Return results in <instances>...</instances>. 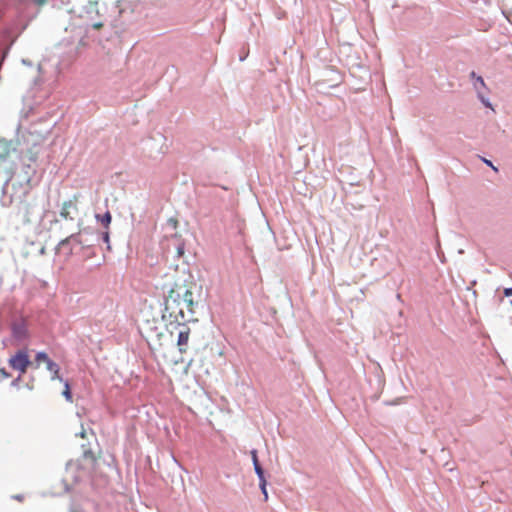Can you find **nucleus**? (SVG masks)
<instances>
[{
	"label": "nucleus",
	"mask_w": 512,
	"mask_h": 512,
	"mask_svg": "<svg viewBox=\"0 0 512 512\" xmlns=\"http://www.w3.org/2000/svg\"><path fill=\"white\" fill-rule=\"evenodd\" d=\"M201 290L190 271L176 270L172 287L165 299L164 317L167 315L178 323L197 321L195 308Z\"/></svg>",
	"instance_id": "nucleus-1"
},
{
	"label": "nucleus",
	"mask_w": 512,
	"mask_h": 512,
	"mask_svg": "<svg viewBox=\"0 0 512 512\" xmlns=\"http://www.w3.org/2000/svg\"><path fill=\"white\" fill-rule=\"evenodd\" d=\"M140 333L146 339L149 345H163V339L165 338V335L162 332V327L157 326L155 321H147L143 326L140 327Z\"/></svg>",
	"instance_id": "nucleus-2"
},
{
	"label": "nucleus",
	"mask_w": 512,
	"mask_h": 512,
	"mask_svg": "<svg viewBox=\"0 0 512 512\" xmlns=\"http://www.w3.org/2000/svg\"><path fill=\"white\" fill-rule=\"evenodd\" d=\"M17 216L25 224L31 223L37 216V207L35 200L25 198L17 206Z\"/></svg>",
	"instance_id": "nucleus-3"
},
{
	"label": "nucleus",
	"mask_w": 512,
	"mask_h": 512,
	"mask_svg": "<svg viewBox=\"0 0 512 512\" xmlns=\"http://www.w3.org/2000/svg\"><path fill=\"white\" fill-rule=\"evenodd\" d=\"M9 365L14 370L20 372V374H24L27 371V368L31 365V361L29 359V355L26 350H20L15 355H13L9 359Z\"/></svg>",
	"instance_id": "nucleus-4"
},
{
	"label": "nucleus",
	"mask_w": 512,
	"mask_h": 512,
	"mask_svg": "<svg viewBox=\"0 0 512 512\" xmlns=\"http://www.w3.org/2000/svg\"><path fill=\"white\" fill-rule=\"evenodd\" d=\"M181 323L182 322L179 323L180 329L178 332L177 347L179 352L183 354L188 351L191 330L187 325L184 323L181 325Z\"/></svg>",
	"instance_id": "nucleus-5"
},
{
	"label": "nucleus",
	"mask_w": 512,
	"mask_h": 512,
	"mask_svg": "<svg viewBox=\"0 0 512 512\" xmlns=\"http://www.w3.org/2000/svg\"><path fill=\"white\" fill-rule=\"evenodd\" d=\"M77 211H78L77 196H74L73 199L65 201L62 204L60 216L65 220H72L73 219L72 213H77Z\"/></svg>",
	"instance_id": "nucleus-6"
},
{
	"label": "nucleus",
	"mask_w": 512,
	"mask_h": 512,
	"mask_svg": "<svg viewBox=\"0 0 512 512\" xmlns=\"http://www.w3.org/2000/svg\"><path fill=\"white\" fill-rule=\"evenodd\" d=\"M71 241L76 242L77 244H83V241L80 238V235H70L65 239L61 240L57 246V249L63 248L65 245L70 243Z\"/></svg>",
	"instance_id": "nucleus-7"
},
{
	"label": "nucleus",
	"mask_w": 512,
	"mask_h": 512,
	"mask_svg": "<svg viewBox=\"0 0 512 512\" xmlns=\"http://www.w3.org/2000/svg\"><path fill=\"white\" fill-rule=\"evenodd\" d=\"M251 455H252V460H253L254 469H255L256 474L258 475L259 478L265 477L264 471L258 461L257 452L255 450H253L251 452Z\"/></svg>",
	"instance_id": "nucleus-8"
},
{
	"label": "nucleus",
	"mask_w": 512,
	"mask_h": 512,
	"mask_svg": "<svg viewBox=\"0 0 512 512\" xmlns=\"http://www.w3.org/2000/svg\"><path fill=\"white\" fill-rule=\"evenodd\" d=\"M96 219L106 228L108 229L109 228V225L111 223V220H112V216H111V213L109 211H107L104 215H99L97 214L96 215Z\"/></svg>",
	"instance_id": "nucleus-9"
},
{
	"label": "nucleus",
	"mask_w": 512,
	"mask_h": 512,
	"mask_svg": "<svg viewBox=\"0 0 512 512\" xmlns=\"http://www.w3.org/2000/svg\"><path fill=\"white\" fill-rule=\"evenodd\" d=\"M15 338L22 340L27 336V330L24 325H15L14 328Z\"/></svg>",
	"instance_id": "nucleus-10"
},
{
	"label": "nucleus",
	"mask_w": 512,
	"mask_h": 512,
	"mask_svg": "<svg viewBox=\"0 0 512 512\" xmlns=\"http://www.w3.org/2000/svg\"><path fill=\"white\" fill-rule=\"evenodd\" d=\"M62 395L65 397V399L68 402H70V403L73 402V396H72L70 385H69L68 381H64V390L62 392Z\"/></svg>",
	"instance_id": "nucleus-11"
},
{
	"label": "nucleus",
	"mask_w": 512,
	"mask_h": 512,
	"mask_svg": "<svg viewBox=\"0 0 512 512\" xmlns=\"http://www.w3.org/2000/svg\"><path fill=\"white\" fill-rule=\"evenodd\" d=\"M51 359L48 357V355L45 353V352H39L37 353L36 357H35V361L37 362L38 365H40L41 363H48Z\"/></svg>",
	"instance_id": "nucleus-12"
},
{
	"label": "nucleus",
	"mask_w": 512,
	"mask_h": 512,
	"mask_svg": "<svg viewBox=\"0 0 512 512\" xmlns=\"http://www.w3.org/2000/svg\"><path fill=\"white\" fill-rule=\"evenodd\" d=\"M266 485H267V482H266V479L265 477L263 478H259V486H260V489L264 495V500L267 501L268 500V492H267V489H266Z\"/></svg>",
	"instance_id": "nucleus-13"
},
{
	"label": "nucleus",
	"mask_w": 512,
	"mask_h": 512,
	"mask_svg": "<svg viewBox=\"0 0 512 512\" xmlns=\"http://www.w3.org/2000/svg\"><path fill=\"white\" fill-rule=\"evenodd\" d=\"M46 368L47 370H49L51 373H57V370H60L58 364H56L55 362H53L52 360H50L48 363H46Z\"/></svg>",
	"instance_id": "nucleus-14"
},
{
	"label": "nucleus",
	"mask_w": 512,
	"mask_h": 512,
	"mask_svg": "<svg viewBox=\"0 0 512 512\" xmlns=\"http://www.w3.org/2000/svg\"><path fill=\"white\" fill-rule=\"evenodd\" d=\"M102 239L107 244L108 250H110V237L108 229L102 233Z\"/></svg>",
	"instance_id": "nucleus-15"
},
{
	"label": "nucleus",
	"mask_w": 512,
	"mask_h": 512,
	"mask_svg": "<svg viewBox=\"0 0 512 512\" xmlns=\"http://www.w3.org/2000/svg\"><path fill=\"white\" fill-rule=\"evenodd\" d=\"M184 250H185L184 243H179V245L177 246V257L178 258H180L184 255Z\"/></svg>",
	"instance_id": "nucleus-16"
},
{
	"label": "nucleus",
	"mask_w": 512,
	"mask_h": 512,
	"mask_svg": "<svg viewBox=\"0 0 512 512\" xmlns=\"http://www.w3.org/2000/svg\"><path fill=\"white\" fill-rule=\"evenodd\" d=\"M59 372H60V370H57V373H52L51 379L52 380H56L57 379V380H59L61 382H64L62 377L60 376Z\"/></svg>",
	"instance_id": "nucleus-17"
},
{
	"label": "nucleus",
	"mask_w": 512,
	"mask_h": 512,
	"mask_svg": "<svg viewBox=\"0 0 512 512\" xmlns=\"http://www.w3.org/2000/svg\"><path fill=\"white\" fill-rule=\"evenodd\" d=\"M503 293L506 297H511L512 296V288H505Z\"/></svg>",
	"instance_id": "nucleus-18"
},
{
	"label": "nucleus",
	"mask_w": 512,
	"mask_h": 512,
	"mask_svg": "<svg viewBox=\"0 0 512 512\" xmlns=\"http://www.w3.org/2000/svg\"><path fill=\"white\" fill-rule=\"evenodd\" d=\"M484 162L489 165L493 170L497 171V168L492 164L491 161L484 159Z\"/></svg>",
	"instance_id": "nucleus-19"
},
{
	"label": "nucleus",
	"mask_w": 512,
	"mask_h": 512,
	"mask_svg": "<svg viewBox=\"0 0 512 512\" xmlns=\"http://www.w3.org/2000/svg\"><path fill=\"white\" fill-rule=\"evenodd\" d=\"M13 498L16 499L19 502H22L24 500V496L23 495H15V496H13Z\"/></svg>",
	"instance_id": "nucleus-20"
},
{
	"label": "nucleus",
	"mask_w": 512,
	"mask_h": 512,
	"mask_svg": "<svg viewBox=\"0 0 512 512\" xmlns=\"http://www.w3.org/2000/svg\"><path fill=\"white\" fill-rule=\"evenodd\" d=\"M34 2H35L37 5L41 6V5L45 4V3L47 2V0H34Z\"/></svg>",
	"instance_id": "nucleus-21"
},
{
	"label": "nucleus",
	"mask_w": 512,
	"mask_h": 512,
	"mask_svg": "<svg viewBox=\"0 0 512 512\" xmlns=\"http://www.w3.org/2000/svg\"><path fill=\"white\" fill-rule=\"evenodd\" d=\"M477 82L481 84V86H485V82L481 76L477 77Z\"/></svg>",
	"instance_id": "nucleus-22"
},
{
	"label": "nucleus",
	"mask_w": 512,
	"mask_h": 512,
	"mask_svg": "<svg viewBox=\"0 0 512 512\" xmlns=\"http://www.w3.org/2000/svg\"><path fill=\"white\" fill-rule=\"evenodd\" d=\"M102 26H103V24L100 22L93 24V28L97 29V30L100 29Z\"/></svg>",
	"instance_id": "nucleus-23"
}]
</instances>
